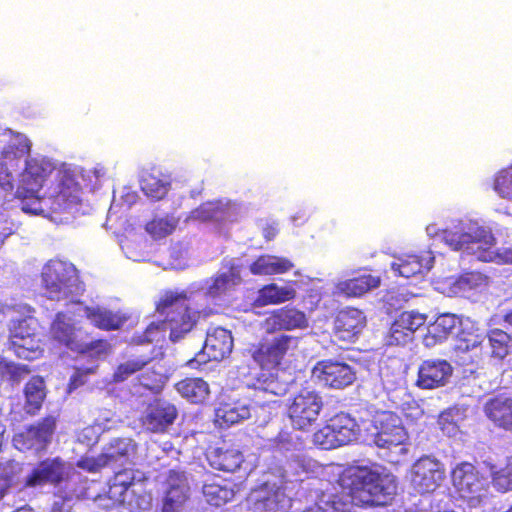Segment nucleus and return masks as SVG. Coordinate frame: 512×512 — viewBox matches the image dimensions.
I'll use <instances>...</instances> for the list:
<instances>
[{
    "label": "nucleus",
    "mask_w": 512,
    "mask_h": 512,
    "mask_svg": "<svg viewBox=\"0 0 512 512\" xmlns=\"http://www.w3.org/2000/svg\"><path fill=\"white\" fill-rule=\"evenodd\" d=\"M259 392L269 393L272 396H276L282 393V389H279L278 383L273 379V374L269 378L260 383L258 387Z\"/></svg>",
    "instance_id": "nucleus-58"
},
{
    "label": "nucleus",
    "mask_w": 512,
    "mask_h": 512,
    "mask_svg": "<svg viewBox=\"0 0 512 512\" xmlns=\"http://www.w3.org/2000/svg\"><path fill=\"white\" fill-rule=\"evenodd\" d=\"M140 185L147 197L152 200H160L169 191L171 182L168 177L163 175L146 174L142 177Z\"/></svg>",
    "instance_id": "nucleus-43"
},
{
    "label": "nucleus",
    "mask_w": 512,
    "mask_h": 512,
    "mask_svg": "<svg viewBox=\"0 0 512 512\" xmlns=\"http://www.w3.org/2000/svg\"><path fill=\"white\" fill-rule=\"evenodd\" d=\"M116 420L113 419V415L110 413H105L103 416H100L96 419L95 424L93 426L87 427L82 430L79 435V440L81 442H86L88 445L97 442L99 435L111 429Z\"/></svg>",
    "instance_id": "nucleus-46"
},
{
    "label": "nucleus",
    "mask_w": 512,
    "mask_h": 512,
    "mask_svg": "<svg viewBox=\"0 0 512 512\" xmlns=\"http://www.w3.org/2000/svg\"><path fill=\"white\" fill-rule=\"evenodd\" d=\"M493 487L500 492L512 490V456L504 463L490 466Z\"/></svg>",
    "instance_id": "nucleus-44"
},
{
    "label": "nucleus",
    "mask_w": 512,
    "mask_h": 512,
    "mask_svg": "<svg viewBox=\"0 0 512 512\" xmlns=\"http://www.w3.org/2000/svg\"><path fill=\"white\" fill-rule=\"evenodd\" d=\"M140 385L153 393H158L165 382V376L163 373L155 370H147L141 374Z\"/></svg>",
    "instance_id": "nucleus-52"
},
{
    "label": "nucleus",
    "mask_w": 512,
    "mask_h": 512,
    "mask_svg": "<svg viewBox=\"0 0 512 512\" xmlns=\"http://www.w3.org/2000/svg\"><path fill=\"white\" fill-rule=\"evenodd\" d=\"M426 233L430 238L439 236L451 250L479 261L512 265V248H496L492 231L476 222L460 220L443 230L436 224H429Z\"/></svg>",
    "instance_id": "nucleus-5"
},
{
    "label": "nucleus",
    "mask_w": 512,
    "mask_h": 512,
    "mask_svg": "<svg viewBox=\"0 0 512 512\" xmlns=\"http://www.w3.org/2000/svg\"><path fill=\"white\" fill-rule=\"evenodd\" d=\"M242 212L240 204L223 199L202 204L191 212V219L199 221H235Z\"/></svg>",
    "instance_id": "nucleus-21"
},
{
    "label": "nucleus",
    "mask_w": 512,
    "mask_h": 512,
    "mask_svg": "<svg viewBox=\"0 0 512 512\" xmlns=\"http://www.w3.org/2000/svg\"><path fill=\"white\" fill-rule=\"evenodd\" d=\"M276 446L280 450H290L293 446L292 436L287 432L279 433L278 437L276 438Z\"/></svg>",
    "instance_id": "nucleus-61"
},
{
    "label": "nucleus",
    "mask_w": 512,
    "mask_h": 512,
    "mask_svg": "<svg viewBox=\"0 0 512 512\" xmlns=\"http://www.w3.org/2000/svg\"><path fill=\"white\" fill-rule=\"evenodd\" d=\"M381 378L383 385L387 390L394 389L402 381V375L400 372L393 374L392 377H390L385 369H381Z\"/></svg>",
    "instance_id": "nucleus-59"
},
{
    "label": "nucleus",
    "mask_w": 512,
    "mask_h": 512,
    "mask_svg": "<svg viewBox=\"0 0 512 512\" xmlns=\"http://www.w3.org/2000/svg\"><path fill=\"white\" fill-rule=\"evenodd\" d=\"M179 223V218L173 214L155 215L145 225L146 232L155 240L171 235Z\"/></svg>",
    "instance_id": "nucleus-42"
},
{
    "label": "nucleus",
    "mask_w": 512,
    "mask_h": 512,
    "mask_svg": "<svg viewBox=\"0 0 512 512\" xmlns=\"http://www.w3.org/2000/svg\"><path fill=\"white\" fill-rule=\"evenodd\" d=\"M459 413L454 410L443 412L438 418V425L444 435L456 437L460 433L458 425Z\"/></svg>",
    "instance_id": "nucleus-51"
},
{
    "label": "nucleus",
    "mask_w": 512,
    "mask_h": 512,
    "mask_svg": "<svg viewBox=\"0 0 512 512\" xmlns=\"http://www.w3.org/2000/svg\"><path fill=\"white\" fill-rule=\"evenodd\" d=\"M322 398L311 390H302L288 407V416L294 428L306 430L313 425L322 409Z\"/></svg>",
    "instance_id": "nucleus-14"
},
{
    "label": "nucleus",
    "mask_w": 512,
    "mask_h": 512,
    "mask_svg": "<svg viewBox=\"0 0 512 512\" xmlns=\"http://www.w3.org/2000/svg\"><path fill=\"white\" fill-rule=\"evenodd\" d=\"M328 425L340 446L356 440L359 434V426L355 419L345 413H340L328 421Z\"/></svg>",
    "instance_id": "nucleus-35"
},
{
    "label": "nucleus",
    "mask_w": 512,
    "mask_h": 512,
    "mask_svg": "<svg viewBox=\"0 0 512 512\" xmlns=\"http://www.w3.org/2000/svg\"><path fill=\"white\" fill-rule=\"evenodd\" d=\"M91 373H94V368H87V369L77 368L75 370L74 374L71 376V379H70V382L68 385V391L72 392L73 390L82 386L85 383L87 376Z\"/></svg>",
    "instance_id": "nucleus-57"
},
{
    "label": "nucleus",
    "mask_w": 512,
    "mask_h": 512,
    "mask_svg": "<svg viewBox=\"0 0 512 512\" xmlns=\"http://www.w3.org/2000/svg\"><path fill=\"white\" fill-rule=\"evenodd\" d=\"M41 278L47 298L77 303L75 299L83 289L78 279L77 270L72 263L58 259L50 260L43 266Z\"/></svg>",
    "instance_id": "nucleus-6"
},
{
    "label": "nucleus",
    "mask_w": 512,
    "mask_h": 512,
    "mask_svg": "<svg viewBox=\"0 0 512 512\" xmlns=\"http://www.w3.org/2000/svg\"><path fill=\"white\" fill-rule=\"evenodd\" d=\"M366 318L355 308L341 310L335 319V336L343 341H353L363 330Z\"/></svg>",
    "instance_id": "nucleus-27"
},
{
    "label": "nucleus",
    "mask_w": 512,
    "mask_h": 512,
    "mask_svg": "<svg viewBox=\"0 0 512 512\" xmlns=\"http://www.w3.org/2000/svg\"><path fill=\"white\" fill-rule=\"evenodd\" d=\"M74 309L57 313L50 327L52 340L68 349L87 354L90 357H101L108 353L109 344L98 340L87 343L82 338V331L77 327V318L86 317L90 322L103 330L120 328L126 321V317L119 312H112L105 308L95 306L88 307L81 303H73Z\"/></svg>",
    "instance_id": "nucleus-4"
},
{
    "label": "nucleus",
    "mask_w": 512,
    "mask_h": 512,
    "mask_svg": "<svg viewBox=\"0 0 512 512\" xmlns=\"http://www.w3.org/2000/svg\"><path fill=\"white\" fill-rule=\"evenodd\" d=\"M162 512H181L190 496V487L183 472L171 470L165 482Z\"/></svg>",
    "instance_id": "nucleus-16"
},
{
    "label": "nucleus",
    "mask_w": 512,
    "mask_h": 512,
    "mask_svg": "<svg viewBox=\"0 0 512 512\" xmlns=\"http://www.w3.org/2000/svg\"><path fill=\"white\" fill-rule=\"evenodd\" d=\"M13 472V463L0 464V499L4 497L10 486Z\"/></svg>",
    "instance_id": "nucleus-56"
},
{
    "label": "nucleus",
    "mask_w": 512,
    "mask_h": 512,
    "mask_svg": "<svg viewBox=\"0 0 512 512\" xmlns=\"http://www.w3.org/2000/svg\"><path fill=\"white\" fill-rule=\"evenodd\" d=\"M9 343L16 356L25 360H35L43 352L37 332L23 337L21 330H12V335H9Z\"/></svg>",
    "instance_id": "nucleus-31"
},
{
    "label": "nucleus",
    "mask_w": 512,
    "mask_h": 512,
    "mask_svg": "<svg viewBox=\"0 0 512 512\" xmlns=\"http://www.w3.org/2000/svg\"><path fill=\"white\" fill-rule=\"evenodd\" d=\"M451 478L459 497L469 506L477 507L488 499V481L473 464L469 462L457 464L452 470Z\"/></svg>",
    "instance_id": "nucleus-8"
},
{
    "label": "nucleus",
    "mask_w": 512,
    "mask_h": 512,
    "mask_svg": "<svg viewBox=\"0 0 512 512\" xmlns=\"http://www.w3.org/2000/svg\"><path fill=\"white\" fill-rule=\"evenodd\" d=\"M122 249H123L124 253L126 254L127 258H129L133 261L145 260V257L143 255H140L139 253H137L131 249V245L129 243H126L125 245H123Z\"/></svg>",
    "instance_id": "nucleus-64"
},
{
    "label": "nucleus",
    "mask_w": 512,
    "mask_h": 512,
    "mask_svg": "<svg viewBox=\"0 0 512 512\" xmlns=\"http://www.w3.org/2000/svg\"><path fill=\"white\" fill-rule=\"evenodd\" d=\"M312 377L324 386L342 389L353 383L355 372L345 363L323 360L314 366Z\"/></svg>",
    "instance_id": "nucleus-15"
},
{
    "label": "nucleus",
    "mask_w": 512,
    "mask_h": 512,
    "mask_svg": "<svg viewBox=\"0 0 512 512\" xmlns=\"http://www.w3.org/2000/svg\"><path fill=\"white\" fill-rule=\"evenodd\" d=\"M84 181L83 171L76 166H57L44 156L30 157L19 176L16 195L23 212L67 221L68 217L57 219L53 214L74 215L80 211Z\"/></svg>",
    "instance_id": "nucleus-1"
},
{
    "label": "nucleus",
    "mask_w": 512,
    "mask_h": 512,
    "mask_svg": "<svg viewBox=\"0 0 512 512\" xmlns=\"http://www.w3.org/2000/svg\"><path fill=\"white\" fill-rule=\"evenodd\" d=\"M136 445L132 439H114L107 445L98 457H84L77 462V466L88 472H98L108 465H123L134 459Z\"/></svg>",
    "instance_id": "nucleus-12"
},
{
    "label": "nucleus",
    "mask_w": 512,
    "mask_h": 512,
    "mask_svg": "<svg viewBox=\"0 0 512 512\" xmlns=\"http://www.w3.org/2000/svg\"><path fill=\"white\" fill-rule=\"evenodd\" d=\"M300 339L291 335H280L260 343L252 352V358L262 369L274 370L286 356L293 355Z\"/></svg>",
    "instance_id": "nucleus-11"
},
{
    "label": "nucleus",
    "mask_w": 512,
    "mask_h": 512,
    "mask_svg": "<svg viewBox=\"0 0 512 512\" xmlns=\"http://www.w3.org/2000/svg\"><path fill=\"white\" fill-rule=\"evenodd\" d=\"M313 443L325 450L339 447L328 423L313 434Z\"/></svg>",
    "instance_id": "nucleus-54"
},
{
    "label": "nucleus",
    "mask_w": 512,
    "mask_h": 512,
    "mask_svg": "<svg viewBox=\"0 0 512 512\" xmlns=\"http://www.w3.org/2000/svg\"><path fill=\"white\" fill-rule=\"evenodd\" d=\"M453 368L442 359L424 361L418 370L417 386L422 389H435L448 383Z\"/></svg>",
    "instance_id": "nucleus-23"
},
{
    "label": "nucleus",
    "mask_w": 512,
    "mask_h": 512,
    "mask_svg": "<svg viewBox=\"0 0 512 512\" xmlns=\"http://www.w3.org/2000/svg\"><path fill=\"white\" fill-rule=\"evenodd\" d=\"M74 468L58 458L46 460L40 463L27 477L26 484L30 487L42 485L44 483H59L70 478Z\"/></svg>",
    "instance_id": "nucleus-24"
},
{
    "label": "nucleus",
    "mask_w": 512,
    "mask_h": 512,
    "mask_svg": "<svg viewBox=\"0 0 512 512\" xmlns=\"http://www.w3.org/2000/svg\"><path fill=\"white\" fill-rule=\"evenodd\" d=\"M55 427L54 420L47 418L37 426H31L24 431L15 434L13 444L16 449L26 451L34 449L40 451L44 449L50 441Z\"/></svg>",
    "instance_id": "nucleus-22"
},
{
    "label": "nucleus",
    "mask_w": 512,
    "mask_h": 512,
    "mask_svg": "<svg viewBox=\"0 0 512 512\" xmlns=\"http://www.w3.org/2000/svg\"><path fill=\"white\" fill-rule=\"evenodd\" d=\"M142 492V484L134 481L133 472L123 470L115 474L109 486L108 498L113 505L122 506L127 512H139L151 505V497Z\"/></svg>",
    "instance_id": "nucleus-7"
},
{
    "label": "nucleus",
    "mask_w": 512,
    "mask_h": 512,
    "mask_svg": "<svg viewBox=\"0 0 512 512\" xmlns=\"http://www.w3.org/2000/svg\"><path fill=\"white\" fill-rule=\"evenodd\" d=\"M32 309L29 305L19 303L10 305L0 302V322L7 316L11 315V323L9 326V335H12V330H21L23 337L27 334L33 335L37 332L38 322L31 315ZM5 334L4 327L0 324V339Z\"/></svg>",
    "instance_id": "nucleus-19"
},
{
    "label": "nucleus",
    "mask_w": 512,
    "mask_h": 512,
    "mask_svg": "<svg viewBox=\"0 0 512 512\" xmlns=\"http://www.w3.org/2000/svg\"><path fill=\"white\" fill-rule=\"evenodd\" d=\"M414 335H408L405 328L400 327L399 323L394 320L390 327L387 342L390 345H404L413 340Z\"/></svg>",
    "instance_id": "nucleus-55"
},
{
    "label": "nucleus",
    "mask_w": 512,
    "mask_h": 512,
    "mask_svg": "<svg viewBox=\"0 0 512 512\" xmlns=\"http://www.w3.org/2000/svg\"><path fill=\"white\" fill-rule=\"evenodd\" d=\"M402 410L404 415L411 420H418L423 416V410L414 401L407 403V407H403Z\"/></svg>",
    "instance_id": "nucleus-60"
},
{
    "label": "nucleus",
    "mask_w": 512,
    "mask_h": 512,
    "mask_svg": "<svg viewBox=\"0 0 512 512\" xmlns=\"http://www.w3.org/2000/svg\"><path fill=\"white\" fill-rule=\"evenodd\" d=\"M311 211L308 207H302L291 216V221L295 225L305 223L310 217Z\"/></svg>",
    "instance_id": "nucleus-62"
},
{
    "label": "nucleus",
    "mask_w": 512,
    "mask_h": 512,
    "mask_svg": "<svg viewBox=\"0 0 512 512\" xmlns=\"http://www.w3.org/2000/svg\"><path fill=\"white\" fill-rule=\"evenodd\" d=\"M283 476L267 474L263 483L253 489L247 502L254 512H278L288 506L289 499L283 492Z\"/></svg>",
    "instance_id": "nucleus-10"
},
{
    "label": "nucleus",
    "mask_w": 512,
    "mask_h": 512,
    "mask_svg": "<svg viewBox=\"0 0 512 512\" xmlns=\"http://www.w3.org/2000/svg\"><path fill=\"white\" fill-rule=\"evenodd\" d=\"M30 148L31 142L24 134L9 132V141L2 151L5 163H0V189L12 190V175L7 164L23 158L29 153Z\"/></svg>",
    "instance_id": "nucleus-17"
},
{
    "label": "nucleus",
    "mask_w": 512,
    "mask_h": 512,
    "mask_svg": "<svg viewBox=\"0 0 512 512\" xmlns=\"http://www.w3.org/2000/svg\"><path fill=\"white\" fill-rule=\"evenodd\" d=\"M449 294L469 296L473 291L481 292L488 286V277L480 272H468L459 278H449Z\"/></svg>",
    "instance_id": "nucleus-33"
},
{
    "label": "nucleus",
    "mask_w": 512,
    "mask_h": 512,
    "mask_svg": "<svg viewBox=\"0 0 512 512\" xmlns=\"http://www.w3.org/2000/svg\"><path fill=\"white\" fill-rule=\"evenodd\" d=\"M203 495L208 503L221 506L234 497V490L225 480L211 477L203 485Z\"/></svg>",
    "instance_id": "nucleus-37"
},
{
    "label": "nucleus",
    "mask_w": 512,
    "mask_h": 512,
    "mask_svg": "<svg viewBox=\"0 0 512 512\" xmlns=\"http://www.w3.org/2000/svg\"><path fill=\"white\" fill-rule=\"evenodd\" d=\"M175 388L177 392L192 403H203L210 394V388L201 378H186L179 381Z\"/></svg>",
    "instance_id": "nucleus-39"
},
{
    "label": "nucleus",
    "mask_w": 512,
    "mask_h": 512,
    "mask_svg": "<svg viewBox=\"0 0 512 512\" xmlns=\"http://www.w3.org/2000/svg\"><path fill=\"white\" fill-rule=\"evenodd\" d=\"M445 478L443 464L435 458L425 456L418 459L410 469V485L414 491L425 494L434 492Z\"/></svg>",
    "instance_id": "nucleus-13"
},
{
    "label": "nucleus",
    "mask_w": 512,
    "mask_h": 512,
    "mask_svg": "<svg viewBox=\"0 0 512 512\" xmlns=\"http://www.w3.org/2000/svg\"><path fill=\"white\" fill-rule=\"evenodd\" d=\"M71 497L72 496L65 495L61 503L59 501H55L51 512H69L70 505L67 504V501H69Z\"/></svg>",
    "instance_id": "nucleus-63"
},
{
    "label": "nucleus",
    "mask_w": 512,
    "mask_h": 512,
    "mask_svg": "<svg viewBox=\"0 0 512 512\" xmlns=\"http://www.w3.org/2000/svg\"><path fill=\"white\" fill-rule=\"evenodd\" d=\"M147 364L146 361L141 359L128 360L120 364L113 377L115 382H122L126 380L133 373L141 370Z\"/></svg>",
    "instance_id": "nucleus-53"
},
{
    "label": "nucleus",
    "mask_w": 512,
    "mask_h": 512,
    "mask_svg": "<svg viewBox=\"0 0 512 512\" xmlns=\"http://www.w3.org/2000/svg\"><path fill=\"white\" fill-rule=\"evenodd\" d=\"M454 315L444 314L439 316L436 321L428 327V333L424 338L426 346H433L444 340L460 324Z\"/></svg>",
    "instance_id": "nucleus-40"
},
{
    "label": "nucleus",
    "mask_w": 512,
    "mask_h": 512,
    "mask_svg": "<svg viewBox=\"0 0 512 512\" xmlns=\"http://www.w3.org/2000/svg\"><path fill=\"white\" fill-rule=\"evenodd\" d=\"M392 474L367 467H352L342 474L337 485L320 483L309 491L303 512H353V506L385 505L396 493Z\"/></svg>",
    "instance_id": "nucleus-2"
},
{
    "label": "nucleus",
    "mask_w": 512,
    "mask_h": 512,
    "mask_svg": "<svg viewBox=\"0 0 512 512\" xmlns=\"http://www.w3.org/2000/svg\"><path fill=\"white\" fill-rule=\"evenodd\" d=\"M241 281L240 271L237 266L231 264L227 271L220 272L215 278L206 282L203 293L175 294L167 293L157 306V311L161 316H165L162 322H152L144 333L143 342H152L164 336L167 329L170 330L169 337L171 341L176 342L186 333L190 332L201 315L208 316L210 310L206 308L199 309L197 302L210 297L213 300L220 299L229 293L234 286Z\"/></svg>",
    "instance_id": "nucleus-3"
},
{
    "label": "nucleus",
    "mask_w": 512,
    "mask_h": 512,
    "mask_svg": "<svg viewBox=\"0 0 512 512\" xmlns=\"http://www.w3.org/2000/svg\"><path fill=\"white\" fill-rule=\"evenodd\" d=\"M493 188L500 197L512 201V166L496 174Z\"/></svg>",
    "instance_id": "nucleus-50"
},
{
    "label": "nucleus",
    "mask_w": 512,
    "mask_h": 512,
    "mask_svg": "<svg viewBox=\"0 0 512 512\" xmlns=\"http://www.w3.org/2000/svg\"><path fill=\"white\" fill-rule=\"evenodd\" d=\"M294 267L292 261L286 257L266 254L259 256L251 265L250 271L254 275L284 274Z\"/></svg>",
    "instance_id": "nucleus-36"
},
{
    "label": "nucleus",
    "mask_w": 512,
    "mask_h": 512,
    "mask_svg": "<svg viewBox=\"0 0 512 512\" xmlns=\"http://www.w3.org/2000/svg\"><path fill=\"white\" fill-rule=\"evenodd\" d=\"M484 412L497 427L512 432V398L493 397L485 403Z\"/></svg>",
    "instance_id": "nucleus-30"
},
{
    "label": "nucleus",
    "mask_w": 512,
    "mask_h": 512,
    "mask_svg": "<svg viewBox=\"0 0 512 512\" xmlns=\"http://www.w3.org/2000/svg\"><path fill=\"white\" fill-rule=\"evenodd\" d=\"M207 459L213 468L233 472L243 462V455L237 448L223 445L210 450L207 453Z\"/></svg>",
    "instance_id": "nucleus-32"
},
{
    "label": "nucleus",
    "mask_w": 512,
    "mask_h": 512,
    "mask_svg": "<svg viewBox=\"0 0 512 512\" xmlns=\"http://www.w3.org/2000/svg\"><path fill=\"white\" fill-rule=\"evenodd\" d=\"M460 325L462 331L459 334V344L457 348L461 351L477 349L486 338L484 331L477 327L475 322L469 318L461 320Z\"/></svg>",
    "instance_id": "nucleus-41"
},
{
    "label": "nucleus",
    "mask_w": 512,
    "mask_h": 512,
    "mask_svg": "<svg viewBox=\"0 0 512 512\" xmlns=\"http://www.w3.org/2000/svg\"><path fill=\"white\" fill-rule=\"evenodd\" d=\"M251 410L249 404L240 400L219 402L214 421L220 428L229 427L251 417Z\"/></svg>",
    "instance_id": "nucleus-29"
},
{
    "label": "nucleus",
    "mask_w": 512,
    "mask_h": 512,
    "mask_svg": "<svg viewBox=\"0 0 512 512\" xmlns=\"http://www.w3.org/2000/svg\"><path fill=\"white\" fill-rule=\"evenodd\" d=\"M372 425L375 430L373 442L377 447L389 450L399 447L401 453L406 452L403 445L408 440V433L397 414L391 411L376 412Z\"/></svg>",
    "instance_id": "nucleus-9"
},
{
    "label": "nucleus",
    "mask_w": 512,
    "mask_h": 512,
    "mask_svg": "<svg viewBox=\"0 0 512 512\" xmlns=\"http://www.w3.org/2000/svg\"><path fill=\"white\" fill-rule=\"evenodd\" d=\"M328 425L340 446L356 440L359 434V426L355 419L345 413H340L328 421Z\"/></svg>",
    "instance_id": "nucleus-34"
},
{
    "label": "nucleus",
    "mask_w": 512,
    "mask_h": 512,
    "mask_svg": "<svg viewBox=\"0 0 512 512\" xmlns=\"http://www.w3.org/2000/svg\"><path fill=\"white\" fill-rule=\"evenodd\" d=\"M379 284L380 278L371 274L342 278L335 281L333 294L344 297H360L378 287Z\"/></svg>",
    "instance_id": "nucleus-28"
},
{
    "label": "nucleus",
    "mask_w": 512,
    "mask_h": 512,
    "mask_svg": "<svg viewBox=\"0 0 512 512\" xmlns=\"http://www.w3.org/2000/svg\"><path fill=\"white\" fill-rule=\"evenodd\" d=\"M296 291L292 286H279L275 283L264 286L258 291L255 305L262 307L266 305H277L294 299Z\"/></svg>",
    "instance_id": "nucleus-38"
},
{
    "label": "nucleus",
    "mask_w": 512,
    "mask_h": 512,
    "mask_svg": "<svg viewBox=\"0 0 512 512\" xmlns=\"http://www.w3.org/2000/svg\"><path fill=\"white\" fill-rule=\"evenodd\" d=\"M434 263V256L431 251L422 255L405 253L395 256L390 263L391 272L395 276L410 278L413 276H423L428 273Z\"/></svg>",
    "instance_id": "nucleus-20"
},
{
    "label": "nucleus",
    "mask_w": 512,
    "mask_h": 512,
    "mask_svg": "<svg viewBox=\"0 0 512 512\" xmlns=\"http://www.w3.org/2000/svg\"><path fill=\"white\" fill-rule=\"evenodd\" d=\"M232 348L233 338L229 330L222 327L210 328L207 331L202 353L198 354L197 359L191 361L190 364L193 366L194 362H205V356L208 360H223L231 353Z\"/></svg>",
    "instance_id": "nucleus-18"
},
{
    "label": "nucleus",
    "mask_w": 512,
    "mask_h": 512,
    "mask_svg": "<svg viewBox=\"0 0 512 512\" xmlns=\"http://www.w3.org/2000/svg\"><path fill=\"white\" fill-rule=\"evenodd\" d=\"M400 327L405 328L408 335H414V333L422 327L427 321V315L418 311H405L402 312L395 319Z\"/></svg>",
    "instance_id": "nucleus-48"
},
{
    "label": "nucleus",
    "mask_w": 512,
    "mask_h": 512,
    "mask_svg": "<svg viewBox=\"0 0 512 512\" xmlns=\"http://www.w3.org/2000/svg\"><path fill=\"white\" fill-rule=\"evenodd\" d=\"M268 333L277 330H294L308 327L306 315L295 308H281L273 311L262 323Z\"/></svg>",
    "instance_id": "nucleus-25"
},
{
    "label": "nucleus",
    "mask_w": 512,
    "mask_h": 512,
    "mask_svg": "<svg viewBox=\"0 0 512 512\" xmlns=\"http://www.w3.org/2000/svg\"><path fill=\"white\" fill-rule=\"evenodd\" d=\"M26 410L34 414L40 407L45 397L44 381L40 377H33L25 387Z\"/></svg>",
    "instance_id": "nucleus-45"
},
{
    "label": "nucleus",
    "mask_w": 512,
    "mask_h": 512,
    "mask_svg": "<svg viewBox=\"0 0 512 512\" xmlns=\"http://www.w3.org/2000/svg\"><path fill=\"white\" fill-rule=\"evenodd\" d=\"M29 370L27 366L16 364L12 361H8L6 359H0V378L6 379L12 382L21 381L27 374Z\"/></svg>",
    "instance_id": "nucleus-49"
},
{
    "label": "nucleus",
    "mask_w": 512,
    "mask_h": 512,
    "mask_svg": "<svg viewBox=\"0 0 512 512\" xmlns=\"http://www.w3.org/2000/svg\"><path fill=\"white\" fill-rule=\"evenodd\" d=\"M177 410L174 405L162 400L149 404L143 416V426L151 432L165 431L175 420Z\"/></svg>",
    "instance_id": "nucleus-26"
},
{
    "label": "nucleus",
    "mask_w": 512,
    "mask_h": 512,
    "mask_svg": "<svg viewBox=\"0 0 512 512\" xmlns=\"http://www.w3.org/2000/svg\"><path fill=\"white\" fill-rule=\"evenodd\" d=\"M492 355L503 359L509 353L511 347V337L501 329H492L488 333Z\"/></svg>",
    "instance_id": "nucleus-47"
}]
</instances>
